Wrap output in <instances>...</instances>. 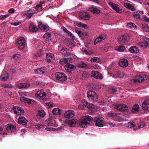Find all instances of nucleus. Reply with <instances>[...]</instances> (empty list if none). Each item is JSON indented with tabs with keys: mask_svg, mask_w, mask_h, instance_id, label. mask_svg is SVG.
Segmentation results:
<instances>
[{
	"mask_svg": "<svg viewBox=\"0 0 149 149\" xmlns=\"http://www.w3.org/2000/svg\"><path fill=\"white\" fill-rule=\"evenodd\" d=\"M87 96L90 100L95 101L98 98L97 94L93 91H88L87 92Z\"/></svg>",
	"mask_w": 149,
	"mask_h": 149,
	"instance_id": "nucleus-1",
	"label": "nucleus"
},
{
	"mask_svg": "<svg viewBox=\"0 0 149 149\" xmlns=\"http://www.w3.org/2000/svg\"><path fill=\"white\" fill-rule=\"evenodd\" d=\"M104 118L100 116L96 117L94 119V122L95 123V125L99 127H102L104 123Z\"/></svg>",
	"mask_w": 149,
	"mask_h": 149,
	"instance_id": "nucleus-2",
	"label": "nucleus"
},
{
	"mask_svg": "<svg viewBox=\"0 0 149 149\" xmlns=\"http://www.w3.org/2000/svg\"><path fill=\"white\" fill-rule=\"evenodd\" d=\"M55 77L56 79L61 83L65 81L67 79V77L64 74L59 72L56 73Z\"/></svg>",
	"mask_w": 149,
	"mask_h": 149,
	"instance_id": "nucleus-3",
	"label": "nucleus"
},
{
	"mask_svg": "<svg viewBox=\"0 0 149 149\" xmlns=\"http://www.w3.org/2000/svg\"><path fill=\"white\" fill-rule=\"evenodd\" d=\"M109 5L117 13L120 14L122 13L123 10L122 8L118 4L111 2H109Z\"/></svg>",
	"mask_w": 149,
	"mask_h": 149,
	"instance_id": "nucleus-4",
	"label": "nucleus"
},
{
	"mask_svg": "<svg viewBox=\"0 0 149 149\" xmlns=\"http://www.w3.org/2000/svg\"><path fill=\"white\" fill-rule=\"evenodd\" d=\"M36 97L39 99L45 100L46 99V94L41 90L39 91L35 94Z\"/></svg>",
	"mask_w": 149,
	"mask_h": 149,
	"instance_id": "nucleus-5",
	"label": "nucleus"
},
{
	"mask_svg": "<svg viewBox=\"0 0 149 149\" xmlns=\"http://www.w3.org/2000/svg\"><path fill=\"white\" fill-rule=\"evenodd\" d=\"M84 106L91 109L92 111H93L95 107V106L93 104H91L87 102L84 101V102L83 105H79L78 107V109L81 110L84 109Z\"/></svg>",
	"mask_w": 149,
	"mask_h": 149,
	"instance_id": "nucleus-6",
	"label": "nucleus"
},
{
	"mask_svg": "<svg viewBox=\"0 0 149 149\" xmlns=\"http://www.w3.org/2000/svg\"><path fill=\"white\" fill-rule=\"evenodd\" d=\"M130 39V37L128 34H125L118 38V41L120 43H123L128 41Z\"/></svg>",
	"mask_w": 149,
	"mask_h": 149,
	"instance_id": "nucleus-7",
	"label": "nucleus"
},
{
	"mask_svg": "<svg viewBox=\"0 0 149 149\" xmlns=\"http://www.w3.org/2000/svg\"><path fill=\"white\" fill-rule=\"evenodd\" d=\"M17 43L18 48L22 49L25 45V40L23 38H20L17 39Z\"/></svg>",
	"mask_w": 149,
	"mask_h": 149,
	"instance_id": "nucleus-8",
	"label": "nucleus"
},
{
	"mask_svg": "<svg viewBox=\"0 0 149 149\" xmlns=\"http://www.w3.org/2000/svg\"><path fill=\"white\" fill-rule=\"evenodd\" d=\"M13 111L15 114L20 115L24 112V110L21 107L18 106H15L13 108Z\"/></svg>",
	"mask_w": 149,
	"mask_h": 149,
	"instance_id": "nucleus-9",
	"label": "nucleus"
},
{
	"mask_svg": "<svg viewBox=\"0 0 149 149\" xmlns=\"http://www.w3.org/2000/svg\"><path fill=\"white\" fill-rule=\"evenodd\" d=\"M146 75L143 74L136 75L134 80V82L135 83L142 82L144 81V77Z\"/></svg>",
	"mask_w": 149,
	"mask_h": 149,
	"instance_id": "nucleus-10",
	"label": "nucleus"
},
{
	"mask_svg": "<svg viewBox=\"0 0 149 149\" xmlns=\"http://www.w3.org/2000/svg\"><path fill=\"white\" fill-rule=\"evenodd\" d=\"M91 75L92 77L97 79H102L103 78L102 75L99 72L97 71H92Z\"/></svg>",
	"mask_w": 149,
	"mask_h": 149,
	"instance_id": "nucleus-11",
	"label": "nucleus"
},
{
	"mask_svg": "<svg viewBox=\"0 0 149 149\" xmlns=\"http://www.w3.org/2000/svg\"><path fill=\"white\" fill-rule=\"evenodd\" d=\"M74 115V112L73 111L70 110L67 111L64 114V117L67 118H72Z\"/></svg>",
	"mask_w": 149,
	"mask_h": 149,
	"instance_id": "nucleus-12",
	"label": "nucleus"
},
{
	"mask_svg": "<svg viewBox=\"0 0 149 149\" xmlns=\"http://www.w3.org/2000/svg\"><path fill=\"white\" fill-rule=\"evenodd\" d=\"M79 15V17L82 19L84 20H87L89 19L90 15L86 13L81 12L80 13Z\"/></svg>",
	"mask_w": 149,
	"mask_h": 149,
	"instance_id": "nucleus-13",
	"label": "nucleus"
},
{
	"mask_svg": "<svg viewBox=\"0 0 149 149\" xmlns=\"http://www.w3.org/2000/svg\"><path fill=\"white\" fill-rule=\"evenodd\" d=\"M61 53L63 56H70L71 53L69 50L65 47H63L61 51Z\"/></svg>",
	"mask_w": 149,
	"mask_h": 149,
	"instance_id": "nucleus-14",
	"label": "nucleus"
},
{
	"mask_svg": "<svg viewBox=\"0 0 149 149\" xmlns=\"http://www.w3.org/2000/svg\"><path fill=\"white\" fill-rule=\"evenodd\" d=\"M128 64L127 60L124 58L120 59L119 62V65L123 68L127 67L128 65Z\"/></svg>",
	"mask_w": 149,
	"mask_h": 149,
	"instance_id": "nucleus-15",
	"label": "nucleus"
},
{
	"mask_svg": "<svg viewBox=\"0 0 149 149\" xmlns=\"http://www.w3.org/2000/svg\"><path fill=\"white\" fill-rule=\"evenodd\" d=\"M142 107L144 110L148 109L149 108V98L146 99L142 104Z\"/></svg>",
	"mask_w": 149,
	"mask_h": 149,
	"instance_id": "nucleus-16",
	"label": "nucleus"
},
{
	"mask_svg": "<svg viewBox=\"0 0 149 149\" xmlns=\"http://www.w3.org/2000/svg\"><path fill=\"white\" fill-rule=\"evenodd\" d=\"M6 128L7 130L9 131L10 130L11 131V132L15 130H16V126L15 125H13L11 124H8L6 126Z\"/></svg>",
	"mask_w": 149,
	"mask_h": 149,
	"instance_id": "nucleus-17",
	"label": "nucleus"
},
{
	"mask_svg": "<svg viewBox=\"0 0 149 149\" xmlns=\"http://www.w3.org/2000/svg\"><path fill=\"white\" fill-rule=\"evenodd\" d=\"M38 26V28L41 30H43L46 31L49 30V26L47 25L44 24L41 22H39Z\"/></svg>",
	"mask_w": 149,
	"mask_h": 149,
	"instance_id": "nucleus-18",
	"label": "nucleus"
},
{
	"mask_svg": "<svg viewBox=\"0 0 149 149\" xmlns=\"http://www.w3.org/2000/svg\"><path fill=\"white\" fill-rule=\"evenodd\" d=\"M54 59V54L51 53L47 54L46 56V59L47 62H50L52 60H53Z\"/></svg>",
	"mask_w": 149,
	"mask_h": 149,
	"instance_id": "nucleus-19",
	"label": "nucleus"
},
{
	"mask_svg": "<svg viewBox=\"0 0 149 149\" xmlns=\"http://www.w3.org/2000/svg\"><path fill=\"white\" fill-rule=\"evenodd\" d=\"M64 67L66 71L68 72H70L74 67V65L69 63L66 64Z\"/></svg>",
	"mask_w": 149,
	"mask_h": 149,
	"instance_id": "nucleus-20",
	"label": "nucleus"
},
{
	"mask_svg": "<svg viewBox=\"0 0 149 149\" xmlns=\"http://www.w3.org/2000/svg\"><path fill=\"white\" fill-rule=\"evenodd\" d=\"M28 120L24 117H20L18 119V122L19 124L25 125L28 122Z\"/></svg>",
	"mask_w": 149,
	"mask_h": 149,
	"instance_id": "nucleus-21",
	"label": "nucleus"
},
{
	"mask_svg": "<svg viewBox=\"0 0 149 149\" xmlns=\"http://www.w3.org/2000/svg\"><path fill=\"white\" fill-rule=\"evenodd\" d=\"M30 85L28 83H20L18 84L17 87L19 89L26 88L29 87Z\"/></svg>",
	"mask_w": 149,
	"mask_h": 149,
	"instance_id": "nucleus-22",
	"label": "nucleus"
},
{
	"mask_svg": "<svg viewBox=\"0 0 149 149\" xmlns=\"http://www.w3.org/2000/svg\"><path fill=\"white\" fill-rule=\"evenodd\" d=\"M79 125L82 128H86L87 125H89V123L85 121L83 118L79 123Z\"/></svg>",
	"mask_w": 149,
	"mask_h": 149,
	"instance_id": "nucleus-23",
	"label": "nucleus"
},
{
	"mask_svg": "<svg viewBox=\"0 0 149 149\" xmlns=\"http://www.w3.org/2000/svg\"><path fill=\"white\" fill-rule=\"evenodd\" d=\"M20 100L22 102H26L29 104H33L35 102L34 100H32L31 99L24 97H21Z\"/></svg>",
	"mask_w": 149,
	"mask_h": 149,
	"instance_id": "nucleus-24",
	"label": "nucleus"
},
{
	"mask_svg": "<svg viewBox=\"0 0 149 149\" xmlns=\"http://www.w3.org/2000/svg\"><path fill=\"white\" fill-rule=\"evenodd\" d=\"M88 10L94 14H98L100 13V10L97 8L91 7L88 8Z\"/></svg>",
	"mask_w": 149,
	"mask_h": 149,
	"instance_id": "nucleus-25",
	"label": "nucleus"
},
{
	"mask_svg": "<svg viewBox=\"0 0 149 149\" xmlns=\"http://www.w3.org/2000/svg\"><path fill=\"white\" fill-rule=\"evenodd\" d=\"M105 38V37L103 35L99 36L97 38L95 39L94 42V44L95 45L97 44L98 42H101V41L104 40Z\"/></svg>",
	"mask_w": 149,
	"mask_h": 149,
	"instance_id": "nucleus-26",
	"label": "nucleus"
},
{
	"mask_svg": "<svg viewBox=\"0 0 149 149\" xmlns=\"http://www.w3.org/2000/svg\"><path fill=\"white\" fill-rule=\"evenodd\" d=\"M29 29L31 32H36L38 30L37 26L33 24H30L29 26Z\"/></svg>",
	"mask_w": 149,
	"mask_h": 149,
	"instance_id": "nucleus-27",
	"label": "nucleus"
},
{
	"mask_svg": "<svg viewBox=\"0 0 149 149\" xmlns=\"http://www.w3.org/2000/svg\"><path fill=\"white\" fill-rule=\"evenodd\" d=\"M71 60H72V59L70 58H65L63 59H61L60 60L59 63H60L63 65L65 64H67L68 61H71Z\"/></svg>",
	"mask_w": 149,
	"mask_h": 149,
	"instance_id": "nucleus-28",
	"label": "nucleus"
},
{
	"mask_svg": "<svg viewBox=\"0 0 149 149\" xmlns=\"http://www.w3.org/2000/svg\"><path fill=\"white\" fill-rule=\"evenodd\" d=\"M45 68L42 67L40 68H38L36 70V73L40 74H43L46 72Z\"/></svg>",
	"mask_w": 149,
	"mask_h": 149,
	"instance_id": "nucleus-29",
	"label": "nucleus"
},
{
	"mask_svg": "<svg viewBox=\"0 0 149 149\" xmlns=\"http://www.w3.org/2000/svg\"><path fill=\"white\" fill-rule=\"evenodd\" d=\"M139 105L137 104H135L133 107L131 111L133 113H137L139 111Z\"/></svg>",
	"mask_w": 149,
	"mask_h": 149,
	"instance_id": "nucleus-30",
	"label": "nucleus"
},
{
	"mask_svg": "<svg viewBox=\"0 0 149 149\" xmlns=\"http://www.w3.org/2000/svg\"><path fill=\"white\" fill-rule=\"evenodd\" d=\"M46 121L49 125L50 126L54 127L56 126L57 124L56 123L54 122V121L52 120H51L49 118H47L46 120Z\"/></svg>",
	"mask_w": 149,
	"mask_h": 149,
	"instance_id": "nucleus-31",
	"label": "nucleus"
},
{
	"mask_svg": "<svg viewBox=\"0 0 149 149\" xmlns=\"http://www.w3.org/2000/svg\"><path fill=\"white\" fill-rule=\"evenodd\" d=\"M129 51L133 53H137L139 52V50L137 47L133 46L131 47L129 49Z\"/></svg>",
	"mask_w": 149,
	"mask_h": 149,
	"instance_id": "nucleus-32",
	"label": "nucleus"
},
{
	"mask_svg": "<svg viewBox=\"0 0 149 149\" xmlns=\"http://www.w3.org/2000/svg\"><path fill=\"white\" fill-rule=\"evenodd\" d=\"M77 121V119H72L68 121V123L70 127H72L74 126V125L76 124Z\"/></svg>",
	"mask_w": 149,
	"mask_h": 149,
	"instance_id": "nucleus-33",
	"label": "nucleus"
},
{
	"mask_svg": "<svg viewBox=\"0 0 149 149\" xmlns=\"http://www.w3.org/2000/svg\"><path fill=\"white\" fill-rule=\"evenodd\" d=\"M123 6L125 8L129 9H130L132 11L134 10V8L133 6L131 4L128 3H125L123 4Z\"/></svg>",
	"mask_w": 149,
	"mask_h": 149,
	"instance_id": "nucleus-34",
	"label": "nucleus"
},
{
	"mask_svg": "<svg viewBox=\"0 0 149 149\" xmlns=\"http://www.w3.org/2000/svg\"><path fill=\"white\" fill-rule=\"evenodd\" d=\"M44 38L46 40H50L51 39V34L49 33H46L43 36Z\"/></svg>",
	"mask_w": 149,
	"mask_h": 149,
	"instance_id": "nucleus-35",
	"label": "nucleus"
},
{
	"mask_svg": "<svg viewBox=\"0 0 149 149\" xmlns=\"http://www.w3.org/2000/svg\"><path fill=\"white\" fill-rule=\"evenodd\" d=\"M61 110L58 108H55L53 109L52 111V112L53 114L54 115H57L60 114Z\"/></svg>",
	"mask_w": 149,
	"mask_h": 149,
	"instance_id": "nucleus-36",
	"label": "nucleus"
},
{
	"mask_svg": "<svg viewBox=\"0 0 149 149\" xmlns=\"http://www.w3.org/2000/svg\"><path fill=\"white\" fill-rule=\"evenodd\" d=\"M76 25L78 27H81L84 28H86V27L87 26V25L86 24H83L80 22H76Z\"/></svg>",
	"mask_w": 149,
	"mask_h": 149,
	"instance_id": "nucleus-37",
	"label": "nucleus"
},
{
	"mask_svg": "<svg viewBox=\"0 0 149 149\" xmlns=\"http://www.w3.org/2000/svg\"><path fill=\"white\" fill-rule=\"evenodd\" d=\"M83 118L85 121L87 122L91 121L93 120V119L92 117L88 115L84 116Z\"/></svg>",
	"mask_w": 149,
	"mask_h": 149,
	"instance_id": "nucleus-38",
	"label": "nucleus"
},
{
	"mask_svg": "<svg viewBox=\"0 0 149 149\" xmlns=\"http://www.w3.org/2000/svg\"><path fill=\"white\" fill-rule=\"evenodd\" d=\"M147 44L149 45V39L148 38L146 39L144 42H141L140 43V45L142 47H143L144 46H146V45Z\"/></svg>",
	"mask_w": 149,
	"mask_h": 149,
	"instance_id": "nucleus-39",
	"label": "nucleus"
},
{
	"mask_svg": "<svg viewBox=\"0 0 149 149\" xmlns=\"http://www.w3.org/2000/svg\"><path fill=\"white\" fill-rule=\"evenodd\" d=\"M100 60L99 58L97 57H94L91 58L90 61L91 62L93 63H98L100 61Z\"/></svg>",
	"mask_w": 149,
	"mask_h": 149,
	"instance_id": "nucleus-40",
	"label": "nucleus"
},
{
	"mask_svg": "<svg viewBox=\"0 0 149 149\" xmlns=\"http://www.w3.org/2000/svg\"><path fill=\"white\" fill-rule=\"evenodd\" d=\"M38 115L41 117H44L45 115V112L44 110H39L38 112Z\"/></svg>",
	"mask_w": 149,
	"mask_h": 149,
	"instance_id": "nucleus-41",
	"label": "nucleus"
},
{
	"mask_svg": "<svg viewBox=\"0 0 149 149\" xmlns=\"http://www.w3.org/2000/svg\"><path fill=\"white\" fill-rule=\"evenodd\" d=\"M8 77V74H6L5 75V77H0V80L2 81H5L7 80Z\"/></svg>",
	"mask_w": 149,
	"mask_h": 149,
	"instance_id": "nucleus-42",
	"label": "nucleus"
},
{
	"mask_svg": "<svg viewBox=\"0 0 149 149\" xmlns=\"http://www.w3.org/2000/svg\"><path fill=\"white\" fill-rule=\"evenodd\" d=\"M133 15L134 17L136 19H140V15L139 12H134L133 13Z\"/></svg>",
	"mask_w": 149,
	"mask_h": 149,
	"instance_id": "nucleus-43",
	"label": "nucleus"
},
{
	"mask_svg": "<svg viewBox=\"0 0 149 149\" xmlns=\"http://www.w3.org/2000/svg\"><path fill=\"white\" fill-rule=\"evenodd\" d=\"M34 14V13L33 12L31 13H27L26 14H24L23 15H26V17L28 19H29L32 17V16Z\"/></svg>",
	"mask_w": 149,
	"mask_h": 149,
	"instance_id": "nucleus-44",
	"label": "nucleus"
},
{
	"mask_svg": "<svg viewBox=\"0 0 149 149\" xmlns=\"http://www.w3.org/2000/svg\"><path fill=\"white\" fill-rule=\"evenodd\" d=\"M79 67L81 68H85L87 66V64L83 62H81L78 63Z\"/></svg>",
	"mask_w": 149,
	"mask_h": 149,
	"instance_id": "nucleus-45",
	"label": "nucleus"
},
{
	"mask_svg": "<svg viewBox=\"0 0 149 149\" xmlns=\"http://www.w3.org/2000/svg\"><path fill=\"white\" fill-rule=\"evenodd\" d=\"M1 87L5 88H13V86L10 84H5L1 85Z\"/></svg>",
	"mask_w": 149,
	"mask_h": 149,
	"instance_id": "nucleus-46",
	"label": "nucleus"
},
{
	"mask_svg": "<svg viewBox=\"0 0 149 149\" xmlns=\"http://www.w3.org/2000/svg\"><path fill=\"white\" fill-rule=\"evenodd\" d=\"M42 50L41 49H40L37 51V52L35 54V55L37 57H40L42 55Z\"/></svg>",
	"mask_w": 149,
	"mask_h": 149,
	"instance_id": "nucleus-47",
	"label": "nucleus"
},
{
	"mask_svg": "<svg viewBox=\"0 0 149 149\" xmlns=\"http://www.w3.org/2000/svg\"><path fill=\"white\" fill-rule=\"evenodd\" d=\"M127 26L130 28H134L136 27L135 25L133 23H130L127 24Z\"/></svg>",
	"mask_w": 149,
	"mask_h": 149,
	"instance_id": "nucleus-48",
	"label": "nucleus"
},
{
	"mask_svg": "<svg viewBox=\"0 0 149 149\" xmlns=\"http://www.w3.org/2000/svg\"><path fill=\"white\" fill-rule=\"evenodd\" d=\"M121 108L122 109L121 111H125L127 109V107L126 104H121Z\"/></svg>",
	"mask_w": 149,
	"mask_h": 149,
	"instance_id": "nucleus-49",
	"label": "nucleus"
},
{
	"mask_svg": "<svg viewBox=\"0 0 149 149\" xmlns=\"http://www.w3.org/2000/svg\"><path fill=\"white\" fill-rule=\"evenodd\" d=\"M36 128H37L39 130H42L44 129V127L43 125L38 124L35 125Z\"/></svg>",
	"mask_w": 149,
	"mask_h": 149,
	"instance_id": "nucleus-50",
	"label": "nucleus"
},
{
	"mask_svg": "<svg viewBox=\"0 0 149 149\" xmlns=\"http://www.w3.org/2000/svg\"><path fill=\"white\" fill-rule=\"evenodd\" d=\"M46 105L49 107L51 108L53 107V103L52 102L46 103Z\"/></svg>",
	"mask_w": 149,
	"mask_h": 149,
	"instance_id": "nucleus-51",
	"label": "nucleus"
},
{
	"mask_svg": "<svg viewBox=\"0 0 149 149\" xmlns=\"http://www.w3.org/2000/svg\"><path fill=\"white\" fill-rule=\"evenodd\" d=\"M121 106L120 104H118L117 105H116L115 106L114 108L115 109H117V110H119V111H121L122 109L121 108Z\"/></svg>",
	"mask_w": 149,
	"mask_h": 149,
	"instance_id": "nucleus-52",
	"label": "nucleus"
},
{
	"mask_svg": "<svg viewBox=\"0 0 149 149\" xmlns=\"http://www.w3.org/2000/svg\"><path fill=\"white\" fill-rule=\"evenodd\" d=\"M135 126L134 123L133 122L128 123L127 124V126L131 128L134 127Z\"/></svg>",
	"mask_w": 149,
	"mask_h": 149,
	"instance_id": "nucleus-53",
	"label": "nucleus"
},
{
	"mask_svg": "<svg viewBox=\"0 0 149 149\" xmlns=\"http://www.w3.org/2000/svg\"><path fill=\"white\" fill-rule=\"evenodd\" d=\"M125 49V47L123 46H120L119 48H118L117 50L119 52H123Z\"/></svg>",
	"mask_w": 149,
	"mask_h": 149,
	"instance_id": "nucleus-54",
	"label": "nucleus"
},
{
	"mask_svg": "<svg viewBox=\"0 0 149 149\" xmlns=\"http://www.w3.org/2000/svg\"><path fill=\"white\" fill-rule=\"evenodd\" d=\"M108 115L109 116L113 117L116 116H117V114L116 113H109L108 114Z\"/></svg>",
	"mask_w": 149,
	"mask_h": 149,
	"instance_id": "nucleus-55",
	"label": "nucleus"
},
{
	"mask_svg": "<svg viewBox=\"0 0 149 149\" xmlns=\"http://www.w3.org/2000/svg\"><path fill=\"white\" fill-rule=\"evenodd\" d=\"M145 124L144 122H141L140 124L139 125L138 127L139 128H143L144 127Z\"/></svg>",
	"mask_w": 149,
	"mask_h": 149,
	"instance_id": "nucleus-56",
	"label": "nucleus"
},
{
	"mask_svg": "<svg viewBox=\"0 0 149 149\" xmlns=\"http://www.w3.org/2000/svg\"><path fill=\"white\" fill-rule=\"evenodd\" d=\"M20 56V55L19 54H16L13 55V57L15 59H17L18 58H19Z\"/></svg>",
	"mask_w": 149,
	"mask_h": 149,
	"instance_id": "nucleus-57",
	"label": "nucleus"
},
{
	"mask_svg": "<svg viewBox=\"0 0 149 149\" xmlns=\"http://www.w3.org/2000/svg\"><path fill=\"white\" fill-rule=\"evenodd\" d=\"M144 20L147 22H149V18L146 16H144L143 17Z\"/></svg>",
	"mask_w": 149,
	"mask_h": 149,
	"instance_id": "nucleus-58",
	"label": "nucleus"
},
{
	"mask_svg": "<svg viewBox=\"0 0 149 149\" xmlns=\"http://www.w3.org/2000/svg\"><path fill=\"white\" fill-rule=\"evenodd\" d=\"M54 128L52 127H46L45 130L47 131H52L54 130Z\"/></svg>",
	"mask_w": 149,
	"mask_h": 149,
	"instance_id": "nucleus-59",
	"label": "nucleus"
},
{
	"mask_svg": "<svg viewBox=\"0 0 149 149\" xmlns=\"http://www.w3.org/2000/svg\"><path fill=\"white\" fill-rule=\"evenodd\" d=\"M117 91L116 88H113L111 89L110 92L112 93H116Z\"/></svg>",
	"mask_w": 149,
	"mask_h": 149,
	"instance_id": "nucleus-60",
	"label": "nucleus"
},
{
	"mask_svg": "<svg viewBox=\"0 0 149 149\" xmlns=\"http://www.w3.org/2000/svg\"><path fill=\"white\" fill-rule=\"evenodd\" d=\"M8 12L9 13H12L15 12V10L14 9L11 8L8 10Z\"/></svg>",
	"mask_w": 149,
	"mask_h": 149,
	"instance_id": "nucleus-61",
	"label": "nucleus"
},
{
	"mask_svg": "<svg viewBox=\"0 0 149 149\" xmlns=\"http://www.w3.org/2000/svg\"><path fill=\"white\" fill-rule=\"evenodd\" d=\"M83 52L87 55H90L92 54V53L91 52H88L86 49H84V51Z\"/></svg>",
	"mask_w": 149,
	"mask_h": 149,
	"instance_id": "nucleus-62",
	"label": "nucleus"
},
{
	"mask_svg": "<svg viewBox=\"0 0 149 149\" xmlns=\"http://www.w3.org/2000/svg\"><path fill=\"white\" fill-rule=\"evenodd\" d=\"M76 32L79 35H80L81 34H83V33H82L81 31H79L78 30H75Z\"/></svg>",
	"mask_w": 149,
	"mask_h": 149,
	"instance_id": "nucleus-63",
	"label": "nucleus"
},
{
	"mask_svg": "<svg viewBox=\"0 0 149 149\" xmlns=\"http://www.w3.org/2000/svg\"><path fill=\"white\" fill-rule=\"evenodd\" d=\"M65 33L67 34L68 36H69L71 37L72 36H72V33L68 31L67 30V31L65 32Z\"/></svg>",
	"mask_w": 149,
	"mask_h": 149,
	"instance_id": "nucleus-64",
	"label": "nucleus"
}]
</instances>
